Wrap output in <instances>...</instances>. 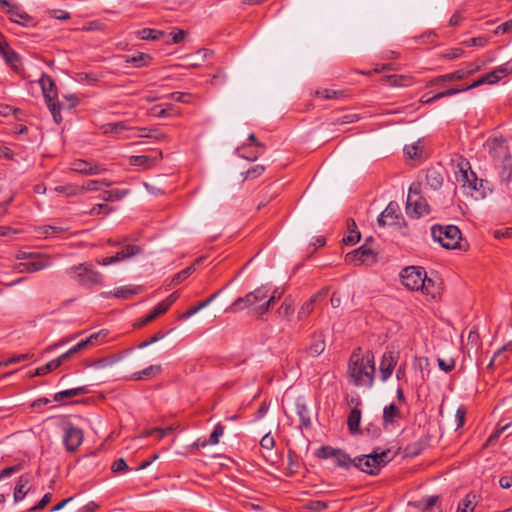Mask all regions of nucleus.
<instances>
[{
    "instance_id": "obj_29",
    "label": "nucleus",
    "mask_w": 512,
    "mask_h": 512,
    "mask_svg": "<svg viewBox=\"0 0 512 512\" xmlns=\"http://www.w3.org/2000/svg\"><path fill=\"white\" fill-rule=\"evenodd\" d=\"M29 484V476L28 475H22L19 477L15 490H14V500L15 502H19L24 499L26 494L29 491V488H27Z\"/></svg>"
},
{
    "instance_id": "obj_14",
    "label": "nucleus",
    "mask_w": 512,
    "mask_h": 512,
    "mask_svg": "<svg viewBox=\"0 0 512 512\" xmlns=\"http://www.w3.org/2000/svg\"><path fill=\"white\" fill-rule=\"evenodd\" d=\"M70 168L72 171L92 176V175H98L106 171V168L99 164H93L91 162H88L83 159H76L70 163Z\"/></svg>"
},
{
    "instance_id": "obj_32",
    "label": "nucleus",
    "mask_w": 512,
    "mask_h": 512,
    "mask_svg": "<svg viewBox=\"0 0 512 512\" xmlns=\"http://www.w3.org/2000/svg\"><path fill=\"white\" fill-rule=\"evenodd\" d=\"M152 57L149 54L139 52L134 56H127L126 63L132 64L136 68L145 67L150 64Z\"/></svg>"
},
{
    "instance_id": "obj_17",
    "label": "nucleus",
    "mask_w": 512,
    "mask_h": 512,
    "mask_svg": "<svg viewBox=\"0 0 512 512\" xmlns=\"http://www.w3.org/2000/svg\"><path fill=\"white\" fill-rule=\"evenodd\" d=\"M490 156L498 162L510 156L508 146L503 139H492L487 142Z\"/></svg>"
},
{
    "instance_id": "obj_22",
    "label": "nucleus",
    "mask_w": 512,
    "mask_h": 512,
    "mask_svg": "<svg viewBox=\"0 0 512 512\" xmlns=\"http://www.w3.org/2000/svg\"><path fill=\"white\" fill-rule=\"evenodd\" d=\"M326 344L324 335L322 333H315L311 338L310 344L307 346L306 351L309 356L317 357L325 350Z\"/></svg>"
},
{
    "instance_id": "obj_34",
    "label": "nucleus",
    "mask_w": 512,
    "mask_h": 512,
    "mask_svg": "<svg viewBox=\"0 0 512 512\" xmlns=\"http://www.w3.org/2000/svg\"><path fill=\"white\" fill-rule=\"evenodd\" d=\"M510 71L511 69L508 67V65L504 64L495 68L492 72L486 74L485 77L487 78L488 84H495L502 77L508 75Z\"/></svg>"
},
{
    "instance_id": "obj_46",
    "label": "nucleus",
    "mask_w": 512,
    "mask_h": 512,
    "mask_svg": "<svg viewBox=\"0 0 512 512\" xmlns=\"http://www.w3.org/2000/svg\"><path fill=\"white\" fill-rule=\"evenodd\" d=\"M112 183L106 179L102 180H89L84 185L79 186L80 189H83V193L86 191H97L99 190V185L110 186Z\"/></svg>"
},
{
    "instance_id": "obj_26",
    "label": "nucleus",
    "mask_w": 512,
    "mask_h": 512,
    "mask_svg": "<svg viewBox=\"0 0 512 512\" xmlns=\"http://www.w3.org/2000/svg\"><path fill=\"white\" fill-rule=\"evenodd\" d=\"M88 392V389L86 386H80L72 389L63 390L60 392H57L53 399L56 402H62L65 401L68 398H72L75 396L83 395Z\"/></svg>"
},
{
    "instance_id": "obj_3",
    "label": "nucleus",
    "mask_w": 512,
    "mask_h": 512,
    "mask_svg": "<svg viewBox=\"0 0 512 512\" xmlns=\"http://www.w3.org/2000/svg\"><path fill=\"white\" fill-rule=\"evenodd\" d=\"M390 450L373 452L353 459V466L370 475H377L391 459Z\"/></svg>"
},
{
    "instance_id": "obj_1",
    "label": "nucleus",
    "mask_w": 512,
    "mask_h": 512,
    "mask_svg": "<svg viewBox=\"0 0 512 512\" xmlns=\"http://www.w3.org/2000/svg\"><path fill=\"white\" fill-rule=\"evenodd\" d=\"M348 378L352 384L358 387H372L375 376L374 355L370 351L361 353V349L355 350L349 359Z\"/></svg>"
},
{
    "instance_id": "obj_55",
    "label": "nucleus",
    "mask_w": 512,
    "mask_h": 512,
    "mask_svg": "<svg viewBox=\"0 0 512 512\" xmlns=\"http://www.w3.org/2000/svg\"><path fill=\"white\" fill-rule=\"evenodd\" d=\"M32 357H33V354H29V353L20 354V355L13 356V357H10V358L4 360L3 362H1V365L7 367L9 365L19 363L21 361L29 360Z\"/></svg>"
},
{
    "instance_id": "obj_6",
    "label": "nucleus",
    "mask_w": 512,
    "mask_h": 512,
    "mask_svg": "<svg viewBox=\"0 0 512 512\" xmlns=\"http://www.w3.org/2000/svg\"><path fill=\"white\" fill-rule=\"evenodd\" d=\"M431 235L434 241L438 242L443 248L456 249L460 247L461 232L455 225H435L431 228Z\"/></svg>"
},
{
    "instance_id": "obj_24",
    "label": "nucleus",
    "mask_w": 512,
    "mask_h": 512,
    "mask_svg": "<svg viewBox=\"0 0 512 512\" xmlns=\"http://www.w3.org/2000/svg\"><path fill=\"white\" fill-rule=\"evenodd\" d=\"M444 178L440 171L435 168L427 169L425 174V186L438 190L443 184Z\"/></svg>"
},
{
    "instance_id": "obj_45",
    "label": "nucleus",
    "mask_w": 512,
    "mask_h": 512,
    "mask_svg": "<svg viewBox=\"0 0 512 512\" xmlns=\"http://www.w3.org/2000/svg\"><path fill=\"white\" fill-rule=\"evenodd\" d=\"M481 69L480 65L468 64L466 67L455 71L458 80L465 79L466 77L478 72Z\"/></svg>"
},
{
    "instance_id": "obj_31",
    "label": "nucleus",
    "mask_w": 512,
    "mask_h": 512,
    "mask_svg": "<svg viewBox=\"0 0 512 512\" xmlns=\"http://www.w3.org/2000/svg\"><path fill=\"white\" fill-rule=\"evenodd\" d=\"M387 85L393 87H405L412 84V77L408 75H389L384 78Z\"/></svg>"
},
{
    "instance_id": "obj_21",
    "label": "nucleus",
    "mask_w": 512,
    "mask_h": 512,
    "mask_svg": "<svg viewBox=\"0 0 512 512\" xmlns=\"http://www.w3.org/2000/svg\"><path fill=\"white\" fill-rule=\"evenodd\" d=\"M512 352V343H508L506 345H503L500 349H498L490 362L487 365L488 370H493L495 367H500L504 365L508 358L509 353Z\"/></svg>"
},
{
    "instance_id": "obj_47",
    "label": "nucleus",
    "mask_w": 512,
    "mask_h": 512,
    "mask_svg": "<svg viewBox=\"0 0 512 512\" xmlns=\"http://www.w3.org/2000/svg\"><path fill=\"white\" fill-rule=\"evenodd\" d=\"M84 349V344H76L72 348H70L65 353L61 354L59 357L56 358V361H59V365L61 366L65 361L73 357L75 354L80 352Z\"/></svg>"
},
{
    "instance_id": "obj_50",
    "label": "nucleus",
    "mask_w": 512,
    "mask_h": 512,
    "mask_svg": "<svg viewBox=\"0 0 512 512\" xmlns=\"http://www.w3.org/2000/svg\"><path fill=\"white\" fill-rule=\"evenodd\" d=\"M41 230L42 234H44L45 237H56L66 232V229L64 227L51 225L43 226Z\"/></svg>"
},
{
    "instance_id": "obj_4",
    "label": "nucleus",
    "mask_w": 512,
    "mask_h": 512,
    "mask_svg": "<svg viewBox=\"0 0 512 512\" xmlns=\"http://www.w3.org/2000/svg\"><path fill=\"white\" fill-rule=\"evenodd\" d=\"M68 274L80 285L90 288L102 285L103 276L89 263H81L68 269Z\"/></svg>"
},
{
    "instance_id": "obj_42",
    "label": "nucleus",
    "mask_w": 512,
    "mask_h": 512,
    "mask_svg": "<svg viewBox=\"0 0 512 512\" xmlns=\"http://www.w3.org/2000/svg\"><path fill=\"white\" fill-rule=\"evenodd\" d=\"M128 129L125 122L107 123L102 126L104 134H120L124 130Z\"/></svg>"
},
{
    "instance_id": "obj_39",
    "label": "nucleus",
    "mask_w": 512,
    "mask_h": 512,
    "mask_svg": "<svg viewBox=\"0 0 512 512\" xmlns=\"http://www.w3.org/2000/svg\"><path fill=\"white\" fill-rule=\"evenodd\" d=\"M333 460L337 466L342 468L347 469L353 466V459H351V457L341 449L337 451L336 455L333 457Z\"/></svg>"
},
{
    "instance_id": "obj_16",
    "label": "nucleus",
    "mask_w": 512,
    "mask_h": 512,
    "mask_svg": "<svg viewBox=\"0 0 512 512\" xmlns=\"http://www.w3.org/2000/svg\"><path fill=\"white\" fill-rule=\"evenodd\" d=\"M0 55L3 57L5 62L15 71L19 70L20 57L10 47L6 40L0 35Z\"/></svg>"
},
{
    "instance_id": "obj_2",
    "label": "nucleus",
    "mask_w": 512,
    "mask_h": 512,
    "mask_svg": "<svg viewBox=\"0 0 512 512\" xmlns=\"http://www.w3.org/2000/svg\"><path fill=\"white\" fill-rule=\"evenodd\" d=\"M275 296L269 295L265 286L256 288L247 293L244 297H238L227 309L226 312H239L248 310L252 315L262 316L269 311L270 305L275 301Z\"/></svg>"
},
{
    "instance_id": "obj_41",
    "label": "nucleus",
    "mask_w": 512,
    "mask_h": 512,
    "mask_svg": "<svg viewBox=\"0 0 512 512\" xmlns=\"http://www.w3.org/2000/svg\"><path fill=\"white\" fill-rule=\"evenodd\" d=\"M475 495L467 494L463 500L460 501L457 512H473L475 507Z\"/></svg>"
},
{
    "instance_id": "obj_51",
    "label": "nucleus",
    "mask_w": 512,
    "mask_h": 512,
    "mask_svg": "<svg viewBox=\"0 0 512 512\" xmlns=\"http://www.w3.org/2000/svg\"><path fill=\"white\" fill-rule=\"evenodd\" d=\"M118 361H119V358L103 357V358L95 360L91 364V366H93L96 369H104V368L112 366L113 364L117 363Z\"/></svg>"
},
{
    "instance_id": "obj_30",
    "label": "nucleus",
    "mask_w": 512,
    "mask_h": 512,
    "mask_svg": "<svg viewBox=\"0 0 512 512\" xmlns=\"http://www.w3.org/2000/svg\"><path fill=\"white\" fill-rule=\"evenodd\" d=\"M500 169L499 176L502 182L508 183L512 176V159L511 156L496 162Z\"/></svg>"
},
{
    "instance_id": "obj_40",
    "label": "nucleus",
    "mask_w": 512,
    "mask_h": 512,
    "mask_svg": "<svg viewBox=\"0 0 512 512\" xmlns=\"http://www.w3.org/2000/svg\"><path fill=\"white\" fill-rule=\"evenodd\" d=\"M296 408H297V414L300 418L301 425L306 428L309 427L311 424V419H310V413H309V409H308L307 405L304 403H297Z\"/></svg>"
},
{
    "instance_id": "obj_37",
    "label": "nucleus",
    "mask_w": 512,
    "mask_h": 512,
    "mask_svg": "<svg viewBox=\"0 0 512 512\" xmlns=\"http://www.w3.org/2000/svg\"><path fill=\"white\" fill-rule=\"evenodd\" d=\"M348 228L350 230L349 235L343 238V242L346 245H354L360 240L361 237L354 220H348Z\"/></svg>"
},
{
    "instance_id": "obj_27",
    "label": "nucleus",
    "mask_w": 512,
    "mask_h": 512,
    "mask_svg": "<svg viewBox=\"0 0 512 512\" xmlns=\"http://www.w3.org/2000/svg\"><path fill=\"white\" fill-rule=\"evenodd\" d=\"M223 433H224V427L220 423H218L214 426V429L211 432L208 441L205 439L204 440L198 439L195 442V445L201 446V447H205L207 445H216L219 443V439L223 435Z\"/></svg>"
},
{
    "instance_id": "obj_61",
    "label": "nucleus",
    "mask_w": 512,
    "mask_h": 512,
    "mask_svg": "<svg viewBox=\"0 0 512 512\" xmlns=\"http://www.w3.org/2000/svg\"><path fill=\"white\" fill-rule=\"evenodd\" d=\"M439 500V497L436 496V495H433V496H430L428 498H426L425 500H423V507H422V511L424 512H428V511H431L433 509V507L436 505V503L438 502Z\"/></svg>"
},
{
    "instance_id": "obj_25",
    "label": "nucleus",
    "mask_w": 512,
    "mask_h": 512,
    "mask_svg": "<svg viewBox=\"0 0 512 512\" xmlns=\"http://www.w3.org/2000/svg\"><path fill=\"white\" fill-rule=\"evenodd\" d=\"M162 371L161 365H150L146 367L145 369L135 372L131 375V380H143V379H149L154 378L157 375H159Z\"/></svg>"
},
{
    "instance_id": "obj_13",
    "label": "nucleus",
    "mask_w": 512,
    "mask_h": 512,
    "mask_svg": "<svg viewBox=\"0 0 512 512\" xmlns=\"http://www.w3.org/2000/svg\"><path fill=\"white\" fill-rule=\"evenodd\" d=\"M162 159V152L155 150L149 155H133L129 158L131 166H137L143 170L150 169Z\"/></svg>"
},
{
    "instance_id": "obj_63",
    "label": "nucleus",
    "mask_w": 512,
    "mask_h": 512,
    "mask_svg": "<svg viewBox=\"0 0 512 512\" xmlns=\"http://www.w3.org/2000/svg\"><path fill=\"white\" fill-rule=\"evenodd\" d=\"M512 31V20L500 24L494 31V34H506Z\"/></svg>"
},
{
    "instance_id": "obj_64",
    "label": "nucleus",
    "mask_w": 512,
    "mask_h": 512,
    "mask_svg": "<svg viewBox=\"0 0 512 512\" xmlns=\"http://www.w3.org/2000/svg\"><path fill=\"white\" fill-rule=\"evenodd\" d=\"M499 485L503 489H509L512 487V475L511 474H505L500 477L499 479Z\"/></svg>"
},
{
    "instance_id": "obj_9",
    "label": "nucleus",
    "mask_w": 512,
    "mask_h": 512,
    "mask_svg": "<svg viewBox=\"0 0 512 512\" xmlns=\"http://www.w3.org/2000/svg\"><path fill=\"white\" fill-rule=\"evenodd\" d=\"M425 272L421 267L409 266L404 268L400 273L402 284L411 291H419L421 285H424Z\"/></svg>"
},
{
    "instance_id": "obj_5",
    "label": "nucleus",
    "mask_w": 512,
    "mask_h": 512,
    "mask_svg": "<svg viewBox=\"0 0 512 512\" xmlns=\"http://www.w3.org/2000/svg\"><path fill=\"white\" fill-rule=\"evenodd\" d=\"M39 83L45 102L53 116V119L56 123L59 124L62 121L61 110L64 104L57 100L55 82L49 75L43 74L39 80Z\"/></svg>"
},
{
    "instance_id": "obj_52",
    "label": "nucleus",
    "mask_w": 512,
    "mask_h": 512,
    "mask_svg": "<svg viewBox=\"0 0 512 512\" xmlns=\"http://www.w3.org/2000/svg\"><path fill=\"white\" fill-rule=\"evenodd\" d=\"M60 367L59 361H56V359L51 360L50 362L46 363L43 366H40L36 369L35 375L43 376L48 374L50 371Z\"/></svg>"
},
{
    "instance_id": "obj_33",
    "label": "nucleus",
    "mask_w": 512,
    "mask_h": 512,
    "mask_svg": "<svg viewBox=\"0 0 512 512\" xmlns=\"http://www.w3.org/2000/svg\"><path fill=\"white\" fill-rule=\"evenodd\" d=\"M400 416V410L394 403L385 406L383 409V423L385 425L393 424L395 419L400 418Z\"/></svg>"
},
{
    "instance_id": "obj_38",
    "label": "nucleus",
    "mask_w": 512,
    "mask_h": 512,
    "mask_svg": "<svg viewBox=\"0 0 512 512\" xmlns=\"http://www.w3.org/2000/svg\"><path fill=\"white\" fill-rule=\"evenodd\" d=\"M137 37L142 40H159L164 35V32L151 29V28H143L137 31Z\"/></svg>"
},
{
    "instance_id": "obj_56",
    "label": "nucleus",
    "mask_w": 512,
    "mask_h": 512,
    "mask_svg": "<svg viewBox=\"0 0 512 512\" xmlns=\"http://www.w3.org/2000/svg\"><path fill=\"white\" fill-rule=\"evenodd\" d=\"M488 40H489L488 37L479 36V37H474V38L465 40L463 42V44L467 47H473V46L484 47L488 43Z\"/></svg>"
},
{
    "instance_id": "obj_35",
    "label": "nucleus",
    "mask_w": 512,
    "mask_h": 512,
    "mask_svg": "<svg viewBox=\"0 0 512 512\" xmlns=\"http://www.w3.org/2000/svg\"><path fill=\"white\" fill-rule=\"evenodd\" d=\"M424 285H421L419 291L427 297H430L434 299L438 294V286L435 284V282L427 277V274L425 273L424 277Z\"/></svg>"
},
{
    "instance_id": "obj_48",
    "label": "nucleus",
    "mask_w": 512,
    "mask_h": 512,
    "mask_svg": "<svg viewBox=\"0 0 512 512\" xmlns=\"http://www.w3.org/2000/svg\"><path fill=\"white\" fill-rule=\"evenodd\" d=\"M194 271H195L194 264L186 267L185 269L181 270L176 275H174V277L172 279V284L173 285L180 284L182 281H184L186 278H188Z\"/></svg>"
},
{
    "instance_id": "obj_57",
    "label": "nucleus",
    "mask_w": 512,
    "mask_h": 512,
    "mask_svg": "<svg viewBox=\"0 0 512 512\" xmlns=\"http://www.w3.org/2000/svg\"><path fill=\"white\" fill-rule=\"evenodd\" d=\"M111 471L113 473L128 472L130 471V468L123 458H119L111 465Z\"/></svg>"
},
{
    "instance_id": "obj_54",
    "label": "nucleus",
    "mask_w": 512,
    "mask_h": 512,
    "mask_svg": "<svg viewBox=\"0 0 512 512\" xmlns=\"http://www.w3.org/2000/svg\"><path fill=\"white\" fill-rule=\"evenodd\" d=\"M339 449L331 446H322L317 451V456L322 459H333Z\"/></svg>"
},
{
    "instance_id": "obj_36",
    "label": "nucleus",
    "mask_w": 512,
    "mask_h": 512,
    "mask_svg": "<svg viewBox=\"0 0 512 512\" xmlns=\"http://www.w3.org/2000/svg\"><path fill=\"white\" fill-rule=\"evenodd\" d=\"M141 290L140 287H134V286H123L118 287L114 290L113 296L120 299H129L132 296L139 293Z\"/></svg>"
},
{
    "instance_id": "obj_11",
    "label": "nucleus",
    "mask_w": 512,
    "mask_h": 512,
    "mask_svg": "<svg viewBox=\"0 0 512 512\" xmlns=\"http://www.w3.org/2000/svg\"><path fill=\"white\" fill-rule=\"evenodd\" d=\"M51 265L48 256L37 254L25 262L16 263L13 269L18 273H34L43 270Z\"/></svg>"
},
{
    "instance_id": "obj_58",
    "label": "nucleus",
    "mask_w": 512,
    "mask_h": 512,
    "mask_svg": "<svg viewBox=\"0 0 512 512\" xmlns=\"http://www.w3.org/2000/svg\"><path fill=\"white\" fill-rule=\"evenodd\" d=\"M167 98L171 99V100H174L176 102H181V103H190L191 102V94L189 93H184V92H173V93H170Z\"/></svg>"
},
{
    "instance_id": "obj_15",
    "label": "nucleus",
    "mask_w": 512,
    "mask_h": 512,
    "mask_svg": "<svg viewBox=\"0 0 512 512\" xmlns=\"http://www.w3.org/2000/svg\"><path fill=\"white\" fill-rule=\"evenodd\" d=\"M63 442L68 451H76L83 442L82 430L72 425L67 426L63 435Z\"/></svg>"
},
{
    "instance_id": "obj_18",
    "label": "nucleus",
    "mask_w": 512,
    "mask_h": 512,
    "mask_svg": "<svg viewBox=\"0 0 512 512\" xmlns=\"http://www.w3.org/2000/svg\"><path fill=\"white\" fill-rule=\"evenodd\" d=\"M6 13L9 15V19L19 25L24 27L34 26V19L25 11L21 10L20 7L15 4L10 9L6 10Z\"/></svg>"
},
{
    "instance_id": "obj_49",
    "label": "nucleus",
    "mask_w": 512,
    "mask_h": 512,
    "mask_svg": "<svg viewBox=\"0 0 512 512\" xmlns=\"http://www.w3.org/2000/svg\"><path fill=\"white\" fill-rule=\"evenodd\" d=\"M317 301V295L312 296L307 302H305L299 310V318L307 317L311 314L314 309V304Z\"/></svg>"
},
{
    "instance_id": "obj_10",
    "label": "nucleus",
    "mask_w": 512,
    "mask_h": 512,
    "mask_svg": "<svg viewBox=\"0 0 512 512\" xmlns=\"http://www.w3.org/2000/svg\"><path fill=\"white\" fill-rule=\"evenodd\" d=\"M345 261L353 265L371 266L377 262V254L366 244L360 246L345 256Z\"/></svg>"
},
{
    "instance_id": "obj_23",
    "label": "nucleus",
    "mask_w": 512,
    "mask_h": 512,
    "mask_svg": "<svg viewBox=\"0 0 512 512\" xmlns=\"http://www.w3.org/2000/svg\"><path fill=\"white\" fill-rule=\"evenodd\" d=\"M180 111L172 104L163 105H155L149 110V115L156 118H167L178 116Z\"/></svg>"
},
{
    "instance_id": "obj_19",
    "label": "nucleus",
    "mask_w": 512,
    "mask_h": 512,
    "mask_svg": "<svg viewBox=\"0 0 512 512\" xmlns=\"http://www.w3.org/2000/svg\"><path fill=\"white\" fill-rule=\"evenodd\" d=\"M399 206L397 203L390 202L384 211L379 215L377 223L379 226L384 227L386 225L397 224Z\"/></svg>"
},
{
    "instance_id": "obj_60",
    "label": "nucleus",
    "mask_w": 512,
    "mask_h": 512,
    "mask_svg": "<svg viewBox=\"0 0 512 512\" xmlns=\"http://www.w3.org/2000/svg\"><path fill=\"white\" fill-rule=\"evenodd\" d=\"M265 168L262 165H255L252 168L248 169L246 171L245 178L246 179H254L259 177L263 172Z\"/></svg>"
},
{
    "instance_id": "obj_44",
    "label": "nucleus",
    "mask_w": 512,
    "mask_h": 512,
    "mask_svg": "<svg viewBox=\"0 0 512 512\" xmlns=\"http://www.w3.org/2000/svg\"><path fill=\"white\" fill-rule=\"evenodd\" d=\"M404 151L409 158L416 159L421 157L423 146L420 141H417L416 143L405 146Z\"/></svg>"
},
{
    "instance_id": "obj_43",
    "label": "nucleus",
    "mask_w": 512,
    "mask_h": 512,
    "mask_svg": "<svg viewBox=\"0 0 512 512\" xmlns=\"http://www.w3.org/2000/svg\"><path fill=\"white\" fill-rule=\"evenodd\" d=\"M58 193L65 194L67 196H77L83 194V189H80L77 185H60L54 189Z\"/></svg>"
},
{
    "instance_id": "obj_7",
    "label": "nucleus",
    "mask_w": 512,
    "mask_h": 512,
    "mask_svg": "<svg viewBox=\"0 0 512 512\" xmlns=\"http://www.w3.org/2000/svg\"><path fill=\"white\" fill-rule=\"evenodd\" d=\"M419 185H411L406 202V213L412 218H420L430 213L427 200L420 194L417 189Z\"/></svg>"
},
{
    "instance_id": "obj_12",
    "label": "nucleus",
    "mask_w": 512,
    "mask_h": 512,
    "mask_svg": "<svg viewBox=\"0 0 512 512\" xmlns=\"http://www.w3.org/2000/svg\"><path fill=\"white\" fill-rule=\"evenodd\" d=\"M399 354L398 352L387 350L380 362L379 370H380V377L383 382H386L392 375L395 366L398 363Z\"/></svg>"
},
{
    "instance_id": "obj_20",
    "label": "nucleus",
    "mask_w": 512,
    "mask_h": 512,
    "mask_svg": "<svg viewBox=\"0 0 512 512\" xmlns=\"http://www.w3.org/2000/svg\"><path fill=\"white\" fill-rule=\"evenodd\" d=\"M108 243L112 246H122L121 250L116 253V256L119 258V262L130 259L138 254L143 252V249L139 245L135 244H126L123 245L120 241H112L109 240Z\"/></svg>"
},
{
    "instance_id": "obj_8",
    "label": "nucleus",
    "mask_w": 512,
    "mask_h": 512,
    "mask_svg": "<svg viewBox=\"0 0 512 512\" xmlns=\"http://www.w3.org/2000/svg\"><path fill=\"white\" fill-rule=\"evenodd\" d=\"M460 179L462 186L467 190V194L475 199L484 198L486 196V188L482 179H478L476 174L470 169H460Z\"/></svg>"
},
{
    "instance_id": "obj_53",
    "label": "nucleus",
    "mask_w": 512,
    "mask_h": 512,
    "mask_svg": "<svg viewBox=\"0 0 512 512\" xmlns=\"http://www.w3.org/2000/svg\"><path fill=\"white\" fill-rule=\"evenodd\" d=\"M171 432H172V428H171V427H166V428H154V429H150V430L146 431V432L143 434V437L156 436V437H158L159 439H162V438H164L165 436L169 435Z\"/></svg>"
},
{
    "instance_id": "obj_62",
    "label": "nucleus",
    "mask_w": 512,
    "mask_h": 512,
    "mask_svg": "<svg viewBox=\"0 0 512 512\" xmlns=\"http://www.w3.org/2000/svg\"><path fill=\"white\" fill-rule=\"evenodd\" d=\"M463 54H464V50L463 49H461V48H452V49L447 50L443 54V57L446 58V59H449V60H453V59L461 57Z\"/></svg>"
},
{
    "instance_id": "obj_28",
    "label": "nucleus",
    "mask_w": 512,
    "mask_h": 512,
    "mask_svg": "<svg viewBox=\"0 0 512 512\" xmlns=\"http://www.w3.org/2000/svg\"><path fill=\"white\" fill-rule=\"evenodd\" d=\"M360 421L361 410L358 409L357 407L351 409L347 418V426L351 434H356L360 431Z\"/></svg>"
},
{
    "instance_id": "obj_59",
    "label": "nucleus",
    "mask_w": 512,
    "mask_h": 512,
    "mask_svg": "<svg viewBox=\"0 0 512 512\" xmlns=\"http://www.w3.org/2000/svg\"><path fill=\"white\" fill-rule=\"evenodd\" d=\"M437 362H438L439 368L446 373L451 372L455 367V360L453 358H449V359L438 358Z\"/></svg>"
}]
</instances>
